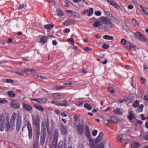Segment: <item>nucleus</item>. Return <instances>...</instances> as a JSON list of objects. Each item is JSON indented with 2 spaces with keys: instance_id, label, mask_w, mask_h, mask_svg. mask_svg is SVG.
I'll list each match as a JSON object with an SVG mask.
<instances>
[{
  "instance_id": "1",
  "label": "nucleus",
  "mask_w": 148,
  "mask_h": 148,
  "mask_svg": "<svg viewBox=\"0 0 148 148\" xmlns=\"http://www.w3.org/2000/svg\"><path fill=\"white\" fill-rule=\"evenodd\" d=\"M13 125L9 123V119L7 116L2 114L0 115V131L3 132L5 129L6 132L12 131L14 129Z\"/></svg>"
},
{
  "instance_id": "2",
  "label": "nucleus",
  "mask_w": 148,
  "mask_h": 148,
  "mask_svg": "<svg viewBox=\"0 0 148 148\" xmlns=\"http://www.w3.org/2000/svg\"><path fill=\"white\" fill-rule=\"evenodd\" d=\"M58 130L57 129L55 130L53 134L52 135L50 138V143L49 146L51 148H55L57 147L60 148L63 145V142L60 140L57 146V143L58 137Z\"/></svg>"
},
{
  "instance_id": "3",
  "label": "nucleus",
  "mask_w": 148,
  "mask_h": 148,
  "mask_svg": "<svg viewBox=\"0 0 148 148\" xmlns=\"http://www.w3.org/2000/svg\"><path fill=\"white\" fill-rule=\"evenodd\" d=\"M103 24V28L105 31H111L114 26L108 18L105 16H101L99 18Z\"/></svg>"
},
{
  "instance_id": "4",
  "label": "nucleus",
  "mask_w": 148,
  "mask_h": 148,
  "mask_svg": "<svg viewBox=\"0 0 148 148\" xmlns=\"http://www.w3.org/2000/svg\"><path fill=\"white\" fill-rule=\"evenodd\" d=\"M32 124L35 126L36 130L35 136L36 139L38 140L40 136V116L38 115H32Z\"/></svg>"
},
{
  "instance_id": "5",
  "label": "nucleus",
  "mask_w": 148,
  "mask_h": 148,
  "mask_svg": "<svg viewBox=\"0 0 148 148\" xmlns=\"http://www.w3.org/2000/svg\"><path fill=\"white\" fill-rule=\"evenodd\" d=\"M27 123L25 125L27 127L28 131V136L29 138H32V129L31 123L29 121H26Z\"/></svg>"
},
{
  "instance_id": "6",
  "label": "nucleus",
  "mask_w": 148,
  "mask_h": 148,
  "mask_svg": "<svg viewBox=\"0 0 148 148\" xmlns=\"http://www.w3.org/2000/svg\"><path fill=\"white\" fill-rule=\"evenodd\" d=\"M136 37L139 39L141 41L146 42V39L145 37L143 35L140 33L138 32L134 33Z\"/></svg>"
},
{
  "instance_id": "7",
  "label": "nucleus",
  "mask_w": 148,
  "mask_h": 148,
  "mask_svg": "<svg viewBox=\"0 0 148 148\" xmlns=\"http://www.w3.org/2000/svg\"><path fill=\"white\" fill-rule=\"evenodd\" d=\"M21 123L22 119L21 116H18L16 120V130L17 132L20 130Z\"/></svg>"
},
{
  "instance_id": "8",
  "label": "nucleus",
  "mask_w": 148,
  "mask_h": 148,
  "mask_svg": "<svg viewBox=\"0 0 148 148\" xmlns=\"http://www.w3.org/2000/svg\"><path fill=\"white\" fill-rule=\"evenodd\" d=\"M76 23L75 21L73 19H70L66 20L63 23L64 26H69L74 24Z\"/></svg>"
},
{
  "instance_id": "9",
  "label": "nucleus",
  "mask_w": 148,
  "mask_h": 148,
  "mask_svg": "<svg viewBox=\"0 0 148 148\" xmlns=\"http://www.w3.org/2000/svg\"><path fill=\"white\" fill-rule=\"evenodd\" d=\"M23 108L26 111L30 112L32 109V106L29 104L22 103V104Z\"/></svg>"
},
{
  "instance_id": "10",
  "label": "nucleus",
  "mask_w": 148,
  "mask_h": 148,
  "mask_svg": "<svg viewBox=\"0 0 148 148\" xmlns=\"http://www.w3.org/2000/svg\"><path fill=\"white\" fill-rule=\"evenodd\" d=\"M10 105L13 108H18L20 107V104L18 102L16 101H13L10 102Z\"/></svg>"
},
{
  "instance_id": "11",
  "label": "nucleus",
  "mask_w": 148,
  "mask_h": 148,
  "mask_svg": "<svg viewBox=\"0 0 148 148\" xmlns=\"http://www.w3.org/2000/svg\"><path fill=\"white\" fill-rule=\"evenodd\" d=\"M77 131L79 134L80 135H82L84 132V127L83 126L80 124H78L77 126Z\"/></svg>"
},
{
  "instance_id": "12",
  "label": "nucleus",
  "mask_w": 148,
  "mask_h": 148,
  "mask_svg": "<svg viewBox=\"0 0 148 148\" xmlns=\"http://www.w3.org/2000/svg\"><path fill=\"white\" fill-rule=\"evenodd\" d=\"M40 144L41 145H43L45 143L46 137V134L43 133H40Z\"/></svg>"
},
{
  "instance_id": "13",
  "label": "nucleus",
  "mask_w": 148,
  "mask_h": 148,
  "mask_svg": "<svg viewBox=\"0 0 148 148\" xmlns=\"http://www.w3.org/2000/svg\"><path fill=\"white\" fill-rule=\"evenodd\" d=\"M60 131L62 134L64 135L66 134L67 132V128L66 126L62 124L60 125Z\"/></svg>"
},
{
  "instance_id": "14",
  "label": "nucleus",
  "mask_w": 148,
  "mask_h": 148,
  "mask_svg": "<svg viewBox=\"0 0 148 148\" xmlns=\"http://www.w3.org/2000/svg\"><path fill=\"white\" fill-rule=\"evenodd\" d=\"M108 18L110 20H112L115 23L118 24L119 23V21L116 18L114 15L113 13Z\"/></svg>"
},
{
  "instance_id": "15",
  "label": "nucleus",
  "mask_w": 148,
  "mask_h": 148,
  "mask_svg": "<svg viewBox=\"0 0 148 148\" xmlns=\"http://www.w3.org/2000/svg\"><path fill=\"white\" fill-rule=\"evenodd\" d=\"M84 132L85 135L88 138L90 136V131L88 126L86 125L85 127Z\"/></svg>"
},
{
  "instance_id": "16",
  "label": "nucleus",
  "mask_w": 148,
  "mask_h": 148,
  "mask_svg": "<svg viewBox=\"0 0 148 148\" xmlns=\"http://www.w3.org/2000/svg\"><path fill=\"white\" fill-rule=\"evenodd\" d=\"M89 145L91 148H95L97 143L95 141L91 139L90 140Z\"/></svg>"
},
{
  "instance_id": "17",
  "label": "nucleus",
  "mask_w": 148,
  "mask_h": 148,
  "mask_svg": "<svg viewBox=\"0 0 148 148\" xmlns=\"http://www.w3.org/2000/svg\"><path fill=\"white\" fill-rule=\"evenodd\" d=\"M127 44L129 45V50L132 51H134L136 50V47L132 43L130 42H127Z\"/></svg>"
},
{
  "instance_id": "18",
  "label": "nucleus",
  "mask_w": 148,
  "mask_h": 148,
  "mask_svg": "<svg viewBox=\"0 0 148 148\" xmlns=\"http://www.w3.org/2000/svg\"><path fill=\"white\" fill-rule=\"evenodd\" d=\"M43 133L46 134L45 124L44 123H42L41 124V128L40 133Z\"/></svg>"
},
{
  "instance_id": "19",
  "label": "nucleus",
  "mask_w": 148,
  "mask_h": 148,
  "mask_svg": "<svg viewBox=\"0 0 148 148\" xmlns=\"http://www.w3.org/2000/svg\"><path fill=\"white\" fill-rule=\"evenodd\" d=\"M123 135L124 134H121L118 135L117 138V140L118 141L120 142H121L123 140H125V139H124L123 138Z\"/></svg>"
},
{
  "instance_id": "20",
  "label": "nucleus",
  "mask_w": 148,
  "mask_h": 148,
  "mask_svg": "<svg viewBox=\"0 0 148 148\" xmlns=\"http://www.w3.org/2000/svg\"><path fill=\"white\" fill-rule=\"evenodd\" d=\"M114 113L117 115L121 114H122L120 110V108H117L113 110Z\"/></svg>"
},
{
  "instance_id": "21",
  "label": "nucleus",
  "mask_w": 148,
  "mask_h": 148,
  "mask_svg": "<svg viewBox=\"0 0 148 148\" xmlns=\"http://www.w3.org/2000/svg\"><path fill=\"white\" fill-rule=\"evenodd\" d=\"M55 104L56 105L59 106H68V104L67 103H61L56 101L55 102Z\"/></svg>"
},
{
  "instance_id": "22",
  "label": "nucleus",
  "mask_w": 148,
  "mask_h": 148,
  "mask_svg": "<svg viewBox=\"0 0 148 148\" xmlns=\"http://www.w3.org/2000/svg\"><path fill=\"white\" fill-rule=\"evenodd\" d=\"M101 22L99 21H97L95 22L93 24V25L95 27H97L101 25Z\"/></svg>"
},
{
  "instance_id": "23",
  "label": "nucleus",
  "mask_w": 148,
  "mask_h": 148,
  "mask_svg": "<svg viewBox=\"0 0 148 148\" xmlns=\"http://www.w3.org/2000/svg\"><path fill=\"white\" fill-rule=\"evenodd\" d=\"M130 122H131L132 120L135 118V115L134 114L130 113L127 117Z\"/></svg>"
},
{
  "instance_id": "24",
  "label": "nucleus",
  "mask_w": 148,
  "mask_h": 148,
  "mask_svg": "<svg viewBox=\"0 0 148 148\" xmlns=\"http://www.w3.org/2000/svg\"><path fill=\"white\" fill-rule=\"evenodd\" d=\"M34 107L38 109V110L41 111L43 112L44 111V110L43 107L39 105H34Z\"/></svg>"
},
{
  "instance_id": "25",
  "label": "nucleus",
  "mask_w": 148,
  "mask_h": 148,
  "mask_svg": "<svg viewBox=\"0 0 148 148\" xmlns=\"http://www.w3.org/2000/svg\"><path fill=\"white\" fill-rule=\"evenodd\" d=\"M140 145V144L137 142H134L132 143L131 147L132 148H138Z\"/></svg>"
},
{
  "instance_id": "26",
  "label": "nucleus",
  "mask_w": 148,
  "mask_h": 148,
  "mask_svg": "<svg viewBox=\"0 0 148 148\" xmlns=\"http://www.w3.org/2000/svg\"><path fill=\"white\" fill-rule=\"evenodd\" d=\"M64 3L65 6L66 7H71L73 5V4L71 2L68 1H65Z\"/></svg>"
},
{
  "instance_id": "27",
  "label": "nucleus",
  "mask_w": 148,
  "mask_h": 148,
  "mask_svg": "<svg viewBox=\"0 0 148 148\" xmlns=\"http://www.w3.org/2000/svg\"><path fill=\"white\" fill-rule=\"evenodd\" d=\"M53 26L54 25L53 24H47L45 25L44 27L47 29H51L53 27Z\"/></svg>"
},
{
  "instance_id": "28",
  "label": "nucleus",
  "mask_w": 148,
  "mask_h": 148,
  "mask_svg": "<svg viewBox=\"0 0 148 148\" xmlns=\"http://www.w3.org/2000/svg\"><path fill=\"white\" fill-rule=\"evenodd\" d=\"M103 38L106 40H113V37L112 36H110L108 35H106L103 36Z\"/></svg>"
},
{
  "instance_id": "29",
  "label": "nucleus",
  "mask_w": 148,
  "mask_h": 148,
  "mask_svg": "<svg viewBox=\"0 0 148 148\" xmlns=\"http://www.w3.org/2000/svg\"><path fill=\"white\" fill-rule=\"evenodd\" d=\"M7 95L11 98H14L15 96V94L11 91H8L7 93Z\"/></svg>"
},
{
  "instance_id": "30",
  "label": "nucleus",
  "mask_w": 148,
  "mask_h": 148,
  "mask_svg": "<svg viewBox=\"0 0 148 148\" xmlns=\"http://www.w3.org/2000/svg\"><path fill=\"white\" fill-rule=\"evenodd\" d=\"M84 106L86 109L89 110H90L92 108V106L88 103L84 104Z\"/></svg>"
},
{
  "instance_id": "31",
  "label": "nucleus",
  "mask_w": 148,
  "mask_h": 148,
  "mask_svg": "<svg viewBox=\"0 0 148 148\" xmlns=\"http://www.w3.org/2000/svg\"><path fill=\"white\" fill-rule=\"evenodd\" d=\"M140 8H141L142 11L146 14L148 15V9L146 8H143L141 5H140Z\"/></svg>"
},
{
  "instance_id": "32",
  "label": "nucleus",
  "mask_w": 148,
  "mask_h": 148,
  "mask_svg": "<svg viewBox=\"0 0 148 148\" xmlns=\"http://www.w3.org/2000/svg\"><path fill=\"white\" fill-rule=\"evenodd\" d=\"M40 103L41 102H42L44 103H45L47 102L48 101V99L47 98L42 97L41 98H40Z\"/></svg>"
},
{
  "instance_id": "33",
  "label": "nucleus",
  "mask_w": 148,
  "mask_h": 148,
  "mask_svg": "<svg viewBox=\"0 0 148 148\" xmlns=\"http://www.w3.org/2000/svg\"><path fill=\"white\" fill-rule=\"evenodd\" d=\"M47 36H43L40 38V41L43 43H46L47 42Z\"/></svg>"
},
{
  "instance_id": "34",
  "label": "nucleus",
  "mask_w": 148,
  "mask_h": 148,
  "mask_svg": "<svg viewBox=\"0 0 148 148\" xmlns=\"http://www.w3.org/2000/svg\"><path fill=\"white\" fill-rule=\"evenodd\" d=\"M57 14L58 16H63V14L62 12L60 9H57L56 10Z\"/></svg>"
},
{
  "instance_id": "35",
  "label": "nucleus",
  "mask_w": 148,
  "mask_h": 148,
  "mask_svg": "<svg viewBox=\"0 0 148 148\" xmlns=\"http://www.w3.org/2000/svg\"><path fill=\"white\" fill-rule=\"evenodd\" d=\"M127 42L125 39L124 38L122 39L121 41V44L123 45H125L127 43Z\"/></svg>"
},
{
  "instance_id": "36",
  "label": "nucleus",
  "mask_w": 148,
  "mask_h": 148,
  "mask_svg": "<svg viewBox=\"0 0 148 148\" xmlns=\"http://www.w3.org/2000/svg\"><path fill=\"white\" fill-rule=\"evenodd\" d=\"M93 13V9L92 8H90L89 10L87 16H91Z\"/></svg>"
},
{
  "instance_id": "37",
  "label": "nucleus",
  "mask_w": 148,
  "mask_h": 148,
  "mask_svg": "<svg viewBox=\"0 0 148 148\" xmlns=\"http://www.w3.org/2000/svg\"><path fill=\"white\" fill-rule=\"evenodd\" d=\"M15 119V116H12L11 119L10 121L11 123L10 124H13V127L15 126V124L14 123V121ZM14 128V127H13Z\"/></svg>"
},
{
  "instance_id": "38",
  "label": "nucleus",
  "mask_w": 148,
  "mask_h": 148,
  "mask_svg": "<svg viewBox=\"0 0 148 148\" xmlns=\"http://www.w3.org/2000/svg\"><path fill=\"white\" fill-rule=\"evenodd\" d=\"M107 90L108 92H110L111 93L113 94L115 92V90L112 89L111 87H108L107 88Z\"/></svg>"
},
{
  "instance_id": "39",
  "label": "nucleus",
  "mask_w": 148,
  "mask_h": 148,
  "mask_svg": "<svg viewBox=\"0 0 148 148\" xmlns=\"http://www.w3.org/2000/svg\"><path fill=\"white\" fill-rule=\"evenodd\" d=\"M78 15V13L73 11L71 14V16L74 18H77V17Z\"/></svg>"
},
{
  "instance_id": "40",
  "label": "nucleus",
  "mask_w": 148,
  "mask_h": 148,
  "mask_svg": "<svg viewBox=\"0 0 148 148\" xmlns=\"http://www.w3.org/2000/svg\"><path fill=\"white\" fill-rule=\"evenodd\" d=\"M65 88V86H56L55 87V89L56 90H60V89L61 90V89H64Z\"/></svg>"
},
{
  "instance_id": "41",
  "label": "nucleus",
  "mask_w": 148,
  "mask_h": 148,
  "mask_svg": "<svg viewBox=\"0 0 148 148\" xmlns=\"http://www.w3.org/2000/svg\"><path fill=\"white\" fill-rule=\"evenodd\" d=\"M103 134L102 132H100L98 136H97L98 138H99V140H101L103 138Z\"/></svg>"
},
{
  "instance_id": "42",
  "label": "nucleus",
  "mask_w": 148,
  "mask_h": 148,
  "mask_svg": "<svg viewBox=\"0 0 148 148\" xmlns=\"http://www.w3.org/2000/svg\"><path fill=\"white\" fill-rule=\"evenodd\" d=\"M67 41L71 42V44L72 45H74V40L73 38H69L67 40Z\"/></svg>"
},
{
  "instance_id": "43",
  "label": "nucleus",
  "mask_w": 148,
  "mask_h": 148,
  "mask_svg": "<svg viewBox=\"0 0 148 148\" xmlns=\"http://www.w3.org/2000/svg\"><path fill=\"white\" fill-rule=\"evenodd\" d=\"M35 76L36 77H40L42 79H44L46 78L45 77L42 75H39L38 74H36L35 75Z\"/></svg>"
},
{
  "instance_id": "44",
  "label": "nucleus",
  "mask_w": 148,
  "mask_h": 148,
  "mask_svg": "<svg viewBox=\"0 0 148 148\" xmlns=\"http://www.w3.org/2000/svg\"><path fill=\"white\" fill-rule=\"evenodd\" d=\"M108 1L109 2L110 4L113 6L116 4V2L113 0H108Z\"/></svg>"
},
{
  "instance_id": "45",
  "label": "nucleus",
  "mask_w": 148,
  "mask_h": 148,
  "mask_svg": "<svg viewBox=\"0 0 148 148\" xmlns=\"http://www.w3.org/2000/svg\"><path fill=\"white\" fill-rule=\"evenodd\" d=\"M139 104L138 101L137 100H136L134 102L133 106L135 108L137 107L138 106Z\"/></svg>"
},
{
  "instance_id": "46",
  "label": "nucleus",
  "mask_w": 148,
  "mask_h": 148,
  "mask_svg": "<svg viewBox=\"0 0 148 148\" xmlns=\"http://www.w3.org/2000/svg\"><path fill=\"white\" fill-rule=\"evenodd\" d=\"M140 80L142 84H145L146 82V80L142 77H140Z\"/></svg>"
},
{
  "instance_id": "47",
  "label": "nucleus",
  "mask_w": 148,
  "mask_h": 148,
  "mask_svg": "<svg viewBox=\"0 0 148 148\" xmlns=\"http://www.w3.org/2000/svg\"><path fill=\"white\" fill-rule=\"evenodd\" d=\"M79 115L78 114H77L74 116V120L75 121V122H77L78 120V118L79 117Z\"/></svg>"
},
{
  "instance_id": "48",
  "label": "nucleus",
  "mask_w": 148,
  "mask_h": 148,
  "mask_svg": "<svg viewBox=\"0 0 148 148\" xmlns=\"http://www.w3.org/2000/svg\"><path fill=\"white\" fill-rule=\"evenodd\" d=\"M133 24L134 26H136L138 25V23L137 21L135 19H133L132 21Z\"/></svg>"
},
{
  "instance_id": "49",
  "label": "nucleus",
  "mask_w": 148,
  "mask_h": 148,
  "mask_svg": "<svg viewBox=\"0 0 148 148\" xmlns=\"http://www.w3.org/2000/svg\"><path fill=\"white\" fill-rule=\"evenodd\" d=\"M95 14L97 16H100L101 15V13L100 11H96L95 12Z\"/></svg>"
},
{
  "instance_id": "50",
  "label": "nucleus",
  "mask_w": 148,
  "mask_h": 148,
  "mask_svg": "<svg viewBox=\"0 0 148 148\" xmlns=\"http://www.w3.org/2000/svg\"><path fill=\"white\" fill-rule=\"evenodd\" d=\"M6 82L8 83H14V81L11 79H7L6 80Z\"/></svg>"
},
{
  "instance_id": "51",
  "label": "nucleus",
  "mask_w": 148,
  "mask_h": 148,
  "mask_svg": "<svg viewBox=\"0 0 148 148\" xmlns=\"http://www.w3.org/2000/svg\"><path fill=\"white\" fill-rule=\"evenodd\" d=\"M97 133V130H94L92 133V135L94 136H96Z\"/></svg>"
},
{
  "instance_id": "52",
  "label": "nucleus",
  "mask_w": 148,
  "mask_h": 148,
  "mask_svg": "<svg viewBox=\"0 0 148 148\" xmlns=\"http://www.w3.org/2000/svg\"><path fill=\"white\" fill-rule=\"evenodd\" d=\"M111 121L114 123H116L117 121L116 118L115 117H112L111 118Z\"/></svg>"
},
{
  "instance_id": "53",
  "label": "nucleus",
  "mask_w": 148,
  "mask_h": 148,
  "mask_svg": "<svg viewBox=\"0 0 148 148\" xmlns=\"http://www.w3.org/2000/svg\"><path fill=\"white\" fill-rule=\"evenodd\" d=\"M83 104V102L82 101H78L76 105L78 106H82Z\"/></svg>"
},
{
  "instance_id": "54",
  "label": "nucleus",
  "mask_w": 148,
  "mask_h": 148,
  "mask_svg": "<svg viewBox=\"0 0 148 148\" xmlns=\"http://www.w3.org/2000/svg\"><path fill=\"white\" fill-rule=\"evenodd\" d=\"M143 70L144 71L148 69V66L145 63H144L143 64Z\"/></svg>"
},
{
  "instance_id": "55",
  "label": "nucleus",
  "mask_w": 148,
  "mask_h": 148,
  "mask_svg": "<svg viewBox=\"0 0 148 148\" xmlns=\"http://www.w3.org/2000/svg\"><path fill=\"white\" fill-rule=\"evenodd\" d=\"M84 50L86 51H90L91 50V49L89 47H86L84 48Z\"/></svg>"
},
{
  "instance_id": "56",
  "label": "nucleus",
  "mask_w": 148,
  "mask_h": 148,
  "mask_svg": "<svg viewBox=\"0 0 148 148\" xmlns=\"http://www.w3.org/2000/svg\"><path fill=\"white\" fill-rule=\"evenodd\" d=\"M54 95H53L55 97H58L60 96V95L61 93H55L52 94Z\"/></svg>"
},
{
  "instance_id": "57",
  "label": "nucleus",
  "mask_w": 148,
  "mask_h": 148,
  "mask_svg": "<svg viewBox=\"0 0 148 148\" xmlns=\"http://www.w3.org/2000/svg\"><path fill=\"white\" fill-rule=\"evenodd\" d=\"M14 73H15L17 74L18 75H21V76H23L24 75V74L23 73H22L21 72H18L17 71H14Z\"/></svg>"
},
{
  "instance_id": "58",
  "label": "nucleus",
  "mask_w": 148,
  "mask_h": 148,
  "mask_svg": "<svg viewBox=\"0 0 148 148\" xmlns=\"http://www.w3.org/2000/svg\"><path fill=\"white\" fill-rule=\"evenodd\" d=\"M109 47V45L106 44H104L102 46V47L105 49H107Z\"/></svg>"
},
{
  "instance_id": "59",
  "label": "nucleus",
  "mask_w": 148,
  "mask_h": 148,
  "mask_svg": "<svg viewBox=\"0 0 148 148\" xmlns=\"http://www.w3.org/2000/svg\"><path fill=\"white\" fill-rule=\"evenodd\" d=\"M112 13L111 12L109 11H107L106 12V14L108 17H109Z\"/></svg>"
},
{
  "instance_id": "60",
  "label": "nucleus",
  "mask_w": 148,
  "mask_h": 148,
  "mask_svg": "<svg viewBox=\"0 0 148 148\" xmlns=\"http://www.w3.org/2000/svg\"><path fill=\"white\" fill-rule=\"evenodd\" d=\"M40 98L38 99H32L31 100L36 101L38 102V103H40Z\"/></svg>"
},
{
  "instance_id": "61",
  "label": "nucleus",
  "mask_w": 148,
  "mask_h": 148,
  "mask_svg": "<svg viewBox=\"0 0 148 148\" xmlns=\"http://www.w3.org/2000/svg\"><path fill=\"white\" fill-rule=\"evenodd\" d=\"M113 7L116 9L120 10V7L119 5L116 4V3L114 5V6H113Z\"/></svg>"
},
{
  "instance_id": "62",
  "label": "nucleus",
  "mask_w": 148,
  "mask_h": 148,
  "mask_svg": "<svg viewBox=\"0 0 148 148\" xmlns=\"http://www.w3.org/2000/svg\"><path fill=\"white\" fill-rule=\"evenodd\" d=\"M7 102V101L5 100H0V103H5Z\"/></svg>"
},
{
  "instance_id": "63",
  "label": "nucleus",
  "mask_w": 148,
  "mask_h": 148,
  "mask_svg": "<svg viewBox=\"0 0 148 148\" xmlns=\"http://www.w3.org/2000/svg\"><path fill=\"white\" fill-rule=\"evenodd\" d=\"M104 147V145L102 143L100 144L98 146V147H99L100 148H103Z\"/></svg>"
},
{
  "instance_id": "64",
  "label": "nucleus",
  "mask_w": 148,
  "mask_h": 148,
  "mask_svg": "<svg viewBox=\"0 0 148 148\" xmlns=\"http://www.w3.org/2000/svg\"><path fill=\"white\" fill-rule=\"evenodd\" d=\"M33 148H38V143H35L33 146Z\"/></svg>"
}]
</instances>
